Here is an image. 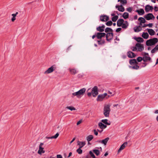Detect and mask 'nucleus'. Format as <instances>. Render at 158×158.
<instances>
[{
	"label": "nucleus",
	"instance_id": "f257e3e1",
	"mask_svg": "<svg viewBox=\"0 0 158 158\" xmlns=\"http://www.w3.org/2000/svg\"><path fill=\"white\" fill-rule=\"evenodd\" d=\"M158 42V39L154 38L147 40L146 44L148 46H151L155 45Z\"/></svg>",
	"mask_w": 158,
	"mask_h": 158
},
{
	"label": "nucleus",
	"instance_id": "f03ea898",
	"mask_svg": "<svg viewBox=\"0 0 158 158\" xmlns=\"http://www.w3.org/2000/svg\"><path fill=\"white\" fill-rule=\"evenodd\" d=\"M110 111V106L106 105L104 106L103 109V114L106 117H109Z\"/></svg>",
	"mask_w": 158,
	"mask_h": 158
},
{
	"label": "nucleus",
	"instance_id": "7ed1b4c3",
	"mask_svg": "<svg viewBox=\"0 0 158 158\" xmlns=\"http://www.w3.org/2000/svg\"><path fill=\"white\" fill-rule=\"evenodd\" d=\"M86 90V89L85 88H83L77 92L72 93V95L73 96H76L78 98L79 96L83 95L84 94Z\"/></svg>",
	"mask_w": 158,
	"mask_h": 158
},
{
	"label": "nucleus",
	"instance_id": "20e7f679",
	"mask_svg": "<svg viewBox=\"0 0 158 158\" xmlns=\"http://www.w3.org/2000/svg\"><path fill=\"white\" fill-rule=\"evenodd\" d=\"M92 93L93 96L96 97L98 94V89L97 86H94L92 89Z\"/></svg>",
	"mask_w": 158,
	"mask_h": 158
},
{
	"label": "nucleus",
	"instance_id": "39448f33",
	"mask_svg": "<svg viewBox=\"0 0 158 158\" xmlns=\"http://www.w3.org/2000/svg\"><path fill=\"white\" fill-rule=\"evenodd\" d=\"M106 40L108 41H110L113 38L114 34L113 32H109L106 34Z\"/></svg>",
	"mask_w": 158,
	"mask_h": 158
},
{
	"label": "nucleus",
	"instance_id": "423d86ee",
	"mask_svg": "<svg viewBox=\"0 0 158 158\" xmlns=\"http://www.w3.org/2000/svg\"><path fill=\"white\" fill-rule=\"evenodd\" d=\"M44 145V143H41L39 146V149L37 152L38 154L41 155L42 153H45V151L44 150V148L42 147V146Z\"/></svg>",
	"mask_w": 158,
	"mask_h": 158
},
{
	"label": "nucleus",
	"instance_id": "0eeeda50",
	"mask_svg": "<svg viewBox=\"0 0 158 158\" xmlns=\"http://www.w3.org/2000/svg\"><path fill=\"white\" fill-rule=\"evenodd\" d=\"M144 18L148 20L154 19L155 17L152 13H148L144 16Z\"/></svg>",
	"mask_w": 158,
	"mask_h": 158
},
{
	"label": "nucleus",
	"instance_id": "6e6552de",
	"mask_svg": "<svg viewBox=\"0 0 158 158\" xmlns=\"http://www.w3.org/2000/svg\"><path fill=\"white\" fill-rule=\"evenodd\" d=\"M55 65H53L49 68L46 71L44 72V74H48L53 72L55 70L56 68L54 67Z\"/></svg>",
	"mask_w": 158,
	"mask_h": 158
},
{
	"label": "nucleus",
	"instance_id": "1a4fd4ad",
	"mask_svg": "<svg viewBox=\"0 0 158 158\" xmlns=\"http://www.w3.org/2000/svg\"><path fill=\"white\" fill-rule=\"evenodd\" d=\"M106 35L105 33L100 32H98L96 33V37L97 39L99 40H101L102 37H104Z\"/></svg>",
	"mask_w": 158,
	"mask_h": 158
},
{
	"label": "nucleus",
	"instance_id": "9d476101",
	"mask_svg": "<svg viewBox=\"0 0 158 158\" xmlns=\"http://www.w3.org/2000/svg\"><path fill=\"white\" fill-rule=\"evenodd\" d=\"M100 19L102 22H106L109 19V17L106 15H102L100 16Z\"/></svg>",
	"mask_w": 158,
	"mask_h": 158
},
{
	"label": "nucleus",
	"instance_id": "9b49d317",
	"mask_svg": "<svg viewBox=\"0 0 158 158\" xmlns=\"http://www.w3.org/2000/svg\"><path fill=\"white\" fill-rule=\"evenodd\" d=\"M135 46L138 48V51L139 52H141L144 49V46L142 44L140 43H136L135 44Z\"/></svg>",
	"mask_w": 158,
	"mask_h": 158
},
{
	"label": "nucleus",
	"instance_id": "f8f14e48",
	"mask_svg": "<svg viewBox=\"0 0 158 158\" xmlns=\"http://www.w3.org/2000/svg\"><path fill=\"white\" fill-rule=\"evenodd\" d=\"M109 139V137H107L102 140H97L96 142L102 143L104 144L105 145H106Z\"/></svg>",
	"mask_w": 158,
	"mask_h": 158
},
{
	"label": "nucleus",
	"instance_id": "ddd939ff",
	"mask_svg": "<svg viewBox=\"0 0 158 158\" xmlns=\"http://www.w3.org/2000/svg\"><path fill=\"white\" fill-rule=\"evenodd\" d=\"M153 9V6H151L149 5H146L145 8V11L146 12H148L149 10H152Z\"/></svg>",
	"mask_w": 158,
	"mask_h": 158
},
{
	"label": "nucleus",
	"instance_id": "4468645a",
	"mask_svg": "<svg viewBox=\"0 0 158 158\" xmlns=\"http://www.w3.org/2000/svg\"><path fill=\"white\" fill-rule=\"evenodd\" d=\"M116 8H118V10L120 12H123L125 10L123 6L122 5L120 6L116 5L115 6Z\"/></svg>",
	"mask_w": 158,
	"mask_h": 158
},
{
	"label": "nucleus",
	"instance_id": "2eb2a0df",
	"mask_svg": "<svg viewBox=\"0 0 158 158\" xmlns=\"http://www.w3.org/2000/svg\"><path fill=\"white\" fill-rule=\"evenodd\" d=\"M124 22V20L123 19H119L117 23V25L118 27H121Z\"/></svg>",
	"mask_w": 158,
	"mask_h": 158
},
{
	"label": "nucleus",
	"instance_id": "dca6fc26",
	"mask_svg": "<svg viewBox=\"0 0 158 158\" xmlns=\"http://www.w3.org/2000/svg\"><path fill=\"white\" fill-rule=\"evenodd\" d=\"M127 142H125L123 143L120 146L119 148L118 151V152H119L121 151L127 145Z\"/></svg>",
	"mask_w": 158,
	"mask_h": 158
},
{
	"label": "nucleus",
	"instance_id": "f3484780",
	"mask_svg": "<svg viewBox=\"0 0 158 158\" xmlns=\"http://www.w3.org/2000/svg\"><path fill=\"white\" fill-rule=\"evenodd\" d=\"M129 63L132 65H134L135 64H138L136 60L134 59L130 60H129Z\"/></svg>",
	"mask_w": 158,
	"mask_h": 158
},
{
	"label": "nucleus",
	"instance_id": "a211bd4d",
	"mask_svg": "<svg viewBox=\"0 0 158 158\" xmlns=\"http://www.w3.org/2000/svg\"><path fill=\"white\" fill-rule=\"evenodd\" d=\"M137 12L139 15H142L144 14V11L143 9H140L139 10H136L135 11Z\"/></svg>",
	"mask_w": 158,
	"mask_h": 158
},
{
	"label": "nucleus",
	"instance_id": "6ab92c4d",
	"mask_svg": "<svg viewBox=\"0 0 158 158\" xmlns=\"http://www.w3.org/2000/svg\"><path fill=\"white\" fill-rule=\"evenodd\" d=\"M85 141L81 142L79 141H77V145L79 146V148H81L85 145Z\"/></svg>",
	"mask_w": 158,
	"mask_h": 158
},
{
	"label": "nucleus",
	"instance_id": "aec40b11",
	"mask_svg": "<svg viewBox=\"0 0 158 158\" xmlns=\"http://www.w3.org/2000/svg\"><path fill=\"white\" fill-rule=\"evenodd\" d=\"M147 30L150 35L151 36L154 35L155 33L154 31L152 29L147 28Z\"/></svg>",
	"mask_w": 158,
	"mask_h": 158
},
{
	"label": "nucleus",
	"instance_id": "412c9836",
	"mask_svg": "<svg viewBox=\"0 0 158 158\" xmlns=\"http://www.w3.org/2000/svg\"><path fill=\"white\" fill-rule=\"evenodd\" d=\"M69 70L72 75H75L77 73V71L75 69L69 68Z\"/></svg>",
	"mask_w": 158,
	"mask_h": 158
},
{
	"label": "nucleus",
	"instance_id": "4be33fe9",
	"mask_svg": "<svg viewBox=\"0 0 158 158\" xmlns=\"http://www.w3.org/2000/svg\"><path fill=\"white\" fill-rule=\"evenodd\" d=\"M134 39L138 42L143 43V39L141 37H135Z\"/></svg>",
	"mask_w": 158,
	"mask_h": 158
},
{
	"label": "nucleus",
	"instance_id": "5701e85b",
	"mask_svg": "<svg viewBox=\"0 0 158 158\" xmlns=\"http://www.w3.org/2000/svg\"><path fill=\"white\" fill-rule=\"evenodd\" d=\"M104 98H105L103 96L102 94H99L97 98V100L98 101H101L103 100Z\"/></svg>",
	"mask_w": 158,
	"mask_h": 158
},
{
	"label": "nucleus",
	"instance_id": "b1692460",
	"mask_svg": "<svg viewBox=\"0 0 158 158\" xmlns=\"http://www.w3.org/2000/svg\"><path fill=\"white\" fill-rule=\"evenodd\" d=\"M59 135V133H57L54 136H52L51 137L46 136V138L47 139H56L58 137Z\"/></svg>",
	"mask_w": 158,
	"mask_h": 158
},
{
	"label": "nucleus",
	"instance_id": "393cba45",
	"mask_svg": "<svg viewBox=\"0 0 158 158\" xmlns=\"http://www.w3.org/2000/svg\"><path fill=\"white\" fill-rule=\"evenodd\" d=\"M98 126L100 128L105 129L107 127L106 125H104L102 122H99L98 124Z\"/></svg>",
	"mask_w": 158,
	"mask_h": 158
},
{
	"label": "nucleus",
	"instance_id": "a878e982",
	"mask_svg": "<svg viewBox=\"0 0 158 158\" xmlns=\"http://www.w3.org/2000/svg\"><path fill=\"white\" fill-rule=\"evenodd\" d=\"M133 66H129V68L130 69L136 70L138 69H139V66L138 65V64H135Z\"/></svg>",
	"mask_w": 158,
	"mask_h": 158
},
{
	"label": "nucleus",
	"instance_id": "bb28decb",
	"mask_svg": "<svg viewBox=\"0 0 158 158\" xmlns=\"http://www.w3.org/2000/svg\"><path fill=\"white\" fill-rule=\"evenodd\" d=\"M138 20L140 21V25H142V23H145L146 22L145 19L143 18L142 17H139L138 19Z\"/></svg>",
	"mask_w": 158,
	"mask_h": 158
},
{
	"label": "nucleus",
	"instance_id": "cd10ccee",
	"mask_svg": "<svg viewBox=\"0 0 158 158\" xmlns=\"http://www.w3.org/2000/svg\"><path fill=\"white\" fill-rule=\"evenodd\" d=\"M142 36L144 39H147L149 37V35L147 32H143Z\"/></svg>",
	"mask_w": 158,
	"mask_h": 158
},
{
	"label": "nucleus",
	"instance_id": "c85d7f7f",
	"mask_svg": "<svg viewBox=\"0 0 158 158\" xmlns=\"http://www.w3.org/2000/svg\"><path fill=\"white\" fill-rule=\"evenodd\" d=\"M143 61L144 62H146L148 60L150 61L151 60V58L149 56H144L143 57Z\"/></svg>",
	"mask_w": 158,
	"mask_h": 158
},
{
	"label": "nucleus",
	"instance_id": "c756f323",
	"mask_svg": "<svg viewBox=\"0 0 158 158\" xmlns=\"http://www.w3.org/2000/svg\"><path fill=\"white\" fill-rule=\"evenodd\" d=\"M129 14L125 12H124L122 15V17L125 19H126L129 18Z\"/></svg>",
	"mask_w": 158,
	"mask_h": 158
},
{
	"label": "nucleus",
	"instance_id": "7c9ffc66",
	"mask_svg": "<svg viewBox=\"0 0 158 158\" xmlns=\"http://www.w3.org/2000/svg\"><path fill=\"white\" fill-rule=\"evenodd\" d=\"M97 42L99 45H102L104 44L105 43V41L104 40H100L97 41Z\"/></svg>",
	"mask_w": 158,
	"mask_h": 158
},
{
	"label": "nucleus",
	"instance_id": "2f4dec72",
	"mask_svg": "<svg viewBox=\"0 0 158 158\" xmlns=\"http://www.w3.org/2000/svg\"><path fill=\"white\" fill-rule=\"evenodd\" d=\"M105 31L106 33H109V32H113V30L110 28L107 27H106L105 30Z\"/></svg>",
	"mask_w": 158,
	"mask_h": 158
},
{
	"label": "nucleus",
	"instance_id": "473e14b6",
	"mask_svg": "<svg viewBox=\"0 0 158 158\" xmlns=\"http://www.w3.org/2000/svg\"><path fill=\"white\" fill-rule=\"evenodd\" d=\"M94 138L93 136L90 135L88 136L86 138V139L88 142H89L91 141Z\"/></svg>",
	"mask_w": 158,
	"mask_h": 158
},
{
	"label": "nucleus",
	"instance_id": "72a5a7b5",
	"mask_svg": "<svg viewBox=\"0 0 158 158\" xmlns=\"http://www.w3.org/2000/svg\"><path fill=\"white\" fill-rule=\"evenodd\" d=\"M92 151L97 156H98L100 154V151L98 149H93Z\"/></svg>",
	"mask_w": 158,
	"mask_h": 158
},
{
	"label": "nucleus",
	"instance_id": "f704fd0d",
	"mask_svg": "<svg viewBox=\"0 0 158 158\" xmlns=\"http://www.w3.org/2000/svg\"><path fill=\"white\" fill-rule=\"evenodd\" d=\"M108 120L107 119H102L101 120V122L106 125H110V123L108 122Z\"/></svg>",
	"mask_w": 158,
	"mask_h": 158
},
{
	"label": "nucleus",
	"instance_id": "c9c22d12",
	"mask_svg": "<svg viewBox=\"0 0 158 158\" xmlns=\"http://www.w3.org/2000/svg\"><path fill=\"white\" fill-rule=\"evenodd\" d=\"M96 30L97 31H99V32H103L104 30L100 26L97 27Z\"/></svg>",
	"mask_w": 158,
	"mask_h": 158
},
{
	"label": "nucleus",
	"instance_id": "e433bc0d",
	"mask_svg": "<svg viewBox=\"0 0 158 158\" xmlns=\"http://www.w3.org/2000/svg\"><path fill=\"white\" fill-rule=\"evenodd\" d=\"M89 155L91 157L93 158H96V156L93 153V152L92 151H90L89 152Z\"/></svg>",
	"mask_w": 158,
	"mask_h": 158
},
{
	"label": "nucleus",
	"instance_id": "4c0bfd02",
	"mask_svg": "<svg viewBox=\"0 0 158 158\" xmlns=\"http://www.w3.org/2000/svg\"><path fill=\"white\" fill-rule=\"evenodd\" d=\"M118 18V15L115 16L112 18L111 19L112 21L114 22H116Z\"/></svg>",
	"mask_w": 158,
	"mask_h": 158
},
{
	"label": "nucleus",
	"instance_id": "58836bf2",
	"mask_svg": "<svg viewBox=\"0 0 158 158\" xmlns=\"http://www.w3.org/2000/svg\"><path fill=\"white\" fill-rule=\"evenodd\" d=\"M67 109H68L71 111L75 110H76V108L72 106H67L66 107Z\"/></svg>",
	"mask_w": 158,
	"mask_h": 158
},
{
	"label": "nucleus",
	"instance_id": "ea45409f",
	"mask_svg": "<svg viewBox=\"0 0 158 158\" xmlns=\"http://www.w3.org/2000/svg\"><path fill=\"white\" fill-rule=\"evenodd\" d=\"M136 60L137 62H141L143 60V57L142 58L141 57L139 56L137 58Z\"/></svg>",
	"mask_w": 158,
	"mask_h": 158
},
{
	"label": "nucleus",
	"instance_id": "a19ab883",
	"mask_svg": "<svg viewBox=\"0 0 158 158\" xmlns=\"http://www.w3.org/2000/svg\"><path fill=\"white\" fill-rule=\"evenodd\" d=\"M139 27H140V26L137 27L135 29V27H134V31L135 32H139L141 31L142 29H139Z\"/></svg>",
	"mask_w": 158,
	"mask_h": 158
},
{
	"label": "nucleus",
	"instance_id": "79ce46f5",
	"mask_svg": "<svg viewBox=\"0 0 158 158\" xmlns=\"http://www.w3.org/2000/svg\"><path fill=\"white\" fill-rule=\"evenodd\" d=\"M118 2H120L123 4H126L127 3V2L126 0H118Z\"/></svg>",
	"mask_w": 158,
	"mask_h": 158
},
{
	"label": "nucleus",
	"instance_id": "37998d69",
	"mask_svg": "<svg viewBox=\"0 0 158 158\" xmlns=\"http://www.w3.org/2000/svg\"><path fill=\"white\" fill-rule=\"evenodd\" d=\"M76 152L79 154H82V150L81 149V148H79L76 150Z\"/></svg>",
	"mask_w": 158,
	"mask_h": 158
},
{
	"label": "nucleus",
	"instance_id": "c03bdc74",
	"mask_svg": "<svg viewBox=\"0 0 158 158\" xmlns=\"http://www.w3.org/2000/svg\"><path fill=\"white\" fill-rule=\"evenodd\" d=\"M113 24V23L112 21H109L106 23V24L107 26H110Z\"/></svg>",
	"mask_w": 158,
	"mask_h": 158
},
{
	"label": "nucleus",
	"instance_id": "a18cd8bd",
	"mask_svg": "<svg viewBox=\"0 0 158 158\" xmlns=\"http://www.w3.org/2000/svg\"><path fill=\"white\" fill-rule=\"evenodd\" d=\"M131 52L130 51H129L127 52V55L129 58H131Z\"/></svg>",
	"mask_w": 158,
	"mask_h": 158
},
{
	"label": "nucleus",
	"instance_id": "49530a36",
	"mask_svg": "<svg viewBox=\"0 0 158 158\" xmlns=\"http://www.w3.org/2000/svg\"><path fill=\"white\" fill-rule=\"evenodd\" d=\"M121 26L122 28L123 29H126L128 27L127 25H126L125 23H123Z\"/></svg>",
	"mask_w": 158,
	"mask_h": 158
},
{
	"label": "nucleus",
	"instance_id": "de8ad7c7",
	"mask_svg": "<svg viewBox=\"0 0 158 158\" xmlns=\"http://www.w3.org/2000/svg\"><path fill=\"white\" fill-rule=\"evenodd\" d=\"M12 16H13V17L11 18V21L12 22H14L16 19V16H14L12 14Z\"/></svg>",
	"mask_w": 158,
	"mask_h": 158
},
{
	"label": "nucleus",
	"instance_id": "09e8293b",
	"mask_svg": "<svg viewBox=\"0 0 158 158\" xmlns=\"http://www.w3.org/2000/svg\"><path fill=\"white\" fill-rule=\"evenodd\" d=\"M157 50H156V48L155 47L154 48H153L151 51V52L152 53H155L157 51Z\"/></svg>",
	"mask_w": 158,
	"mask_h": 158
},
{
	"label": "nucleus",
	"instance_id": "8fccbe9b",
	"mask_svg": "<svg viewBox=\"0 0 158 158\" xmlns=\"http://www.w3.org/2000/svg\"><path fill=\"white\" fill-rule=\"evenodd\" d=\"M126 10L127 11H128L129 12H131V11L132 10V8L131 7H129L128 8H127L126 9Z\"/></svg>",
	"mask_w": 158,
	"mask_h": 158
},
{
	"label": "nucleus",
	"instance_id": "3c124183",
	"mask_svg": "<svg viewBox=\"0 0 158 158\" xmlns=\"http://www.w3.org/2000/svg\"><path fill=\"white\" fill-rule=\"evenodd\" d=\"M122 30V28L120 27L117 28L115 30V31L117 32H118Z\"/></svg>",
	"mask_w": 158,
	"mask_h": 158
},
{
	"label": "nucleus",
	"instance_id": "603ef678",
	"mask_svg": "<svg viewBox=\"0 0 158 158\" xmlns=\"http://www.w3.org/2000/svg\"><path fill=\"white\" fill-rule=\"evenodd\" d=\"M82 119H80L79 120L77 123V125H79V124L81 123L82 122Z\"/></svg>",
	"mask_w": 158,
	"mask_h": 158
},
{
	"label": "nucleus",
	"instance_id": "864d4df0",
	"mask_svg": "<svg viewBox=\"0 0 158 158\" xmlns=\"http://www.w3.org/2000/svg\"><path fill=\"white\" fill-rule=\"evenodd\" d=\"M131 58H134L136 56V55L133 52H131Z\"/></svg>",
	"mask_w": 158,
	"mask_h": 158
},
{
	"label": "nucleus",
	"instance_id": "5fc2aeb1",
	"mask_svg": "<svg viewBox=\"0 0 158 158\" xmlns=\"http://www.w3.org/2000/svg\"><path fill=\"white\" fill-rule=\"evenodd\" d=\"M91 157H92L89 155V153L85 156L83 158H91Z\"/></svg>",
	"mask_w": 158,
	"mask_h": 158
},
{
	"label": "nucleus",
	"instance_id": "6e6d98bb",
	"mask_svg": "<svg viewBox=\"0 0 158 158\" xmlns=\"http://www.w3.org/2000/svg\"><path fill=\"white\" fill-rule=\"evenodd\" d=\"M133 49H132V51H135L137 50V47L135 46V47H133Z\"/></svg>",
	"mask_w": 158,
	"mask_h": 158
},
{
	"label": "nucleus",
	"instance_id": "4d7b16f0",
	"mask_svg": "<svg viewBox=\"0 0 158 158\" xmlns=\"http://www.w3.org/2000/svg\"><path fill=\"white\" fill-rule=\"evenodd\" d=\"M148 26L150 27H152L153 25V24L152 23H150L148 24H147Z\"/></svg>",
	"mask_w": 158,
	"mask_h": 158
},
{
	"label": "nucleus",
	"instance_id": "13d9d810",
	"mask_svg": "<svg viewBox=\"0 0 158 158\" xmlns=\"http://www.w3.org/2000/svg\"><path fill=\"white\" fill-rule=\"evenodd\" d=\"M143 53V55L144 56H149V54L148 53H146V52H144Z\"/></svg>",
	"mask_w": 158,
	"mask_h": 158
},
{
	"label": "nucleus",
	"instance_id": "bf43d9fd",
	"mask_svg": "<svg viewBox=\"0 0 158 158\" xmlns=\"http://www.w3.org/2000/svg\"><path fill=\"white\" fill-rule=\"evenodd\" d=\"M94 134L96 135H97L98 134V132L96 131L95 129L94 130Z\"/></svg>",
	"mask_w": 158,
	"mask_h": 158
},
{
	"label": "nucleus",
	"instance_id": "052dcab7",
	"mask_svg": "<svg viewBox=\"0 0 158 158\" xmlns=\"http://www.w3.org/2000/svg\"><path fill=\"white\" fill-rule=\"evenodd\" d=\"M154 10L155 12H157L158 11V7L156 6H154Z\"/></svg>",
	"mask_w": 158,
	"mask_h": 158
},
{
	"label": "nucleus",
	"instance_id": "680f3d73",
	"mask_svg": "<svg viewBox=\"0 0 158 158\" xmlns=\"http://www.w3.org/2000/svg\"><path fill=\"white\" fill-rule=\"evenodd\" d=\"M56 157L57 158H62V156L60 155H57Z\"/></svg>",
	"mask_w": 158,
	"mask_h": 158
},
{
	"label": "nucleus",
	"instance_id": "e2e57ef3",
	"mask_svg": "<svg viewBox=\"0 0 158 158\" xmlns=\"http://www.w3.org/2000/svg\"><path fill=\"white\" fill-rule=\"evenodd\" d=\"M83 77V75L81 74H79L78 75V77H79V78H82Z\"/></svg>",
	"mask_w": 158,
	"mask_h": 158
},
{
	"label": "nucleus",
	"instance_id": "0e129e2a",
	"mask_svg": "<svg viewBox=\"0 0 158 158\" xmlns=\"http://www.w3.org/2000/svg\"><path fill=\"white\" fill-rule=\"evenodd\" d=\"M92 94V92H89L87 93V95L88 97H89L91 96Z\"/></svg>",
	"mask_w": 158,
	"mask_h": 158
},
{
	"label": "nucleus",
	"instance_id": "69168bd1",
	"mask_svg": "<svg viewBox=\"0 0 158 158\" xmlns=\"http://www.w3.org/2000/svg\"><path fill=\"white\" fill-rule=\"evenodd\" d=\"M124 23H125L126 25H127V26H128L129 25L127 21H124Z\"/></svg>",
	"mask_w": 158,
	"mask_h": 158
},
{
	"label": "nucleus",
	"instance_id": "338daca9",
	"mask_svg": "<svg viewBox=\"0 0 158 158\" xmlns=\"http://www.w3.org/2000/svg\"><path fill=\"white\" fill-rule=\"evenodd\" d=\"M124 23H125L126 25H127V26H128L129 25L127 21H124Z\"/></svg>",
	"mask_w": 158,
	"mask_h": 158
},
{
	"label": "nucleus",
	"instance_id": "774afa93",
	"mask_svg": "<svg viewBox=\"0 0 158 158\" xmlns=\"http://www.w3.org/2000/svg\"><path fill=\"white\" fill-rule=\"evenodd\" d=\"M76 138H74L71 141V142L70 143V144H71L72 143L75 139Z\"/></svg>",
	"mask_w": 158,
	"mask_h": 158
}]
</instances>
